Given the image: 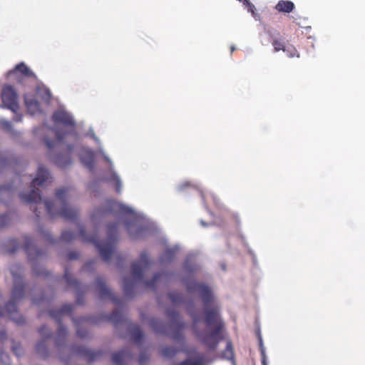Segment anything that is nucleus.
Here are the masks:
<instances>
[{"label":"nucleus","instance_id":"obj_1","mask_svg":"<svg viewBox=\"0 0 365 365\" xmlns=\"http://www.w3.org/2000/svg\"><path fill=\"white\" fill-rule=\"evenodd\" d=\"M52 177L49 170L42 165H38L36 176L34 178H31V175L17 174L11 183L0 185V202L8 205L15 196L16 190L20 189V185L21 183H29V190L28 192H19V197L23 202L36 205L33 211L37 217H39L41 214L38 211L37 206L43 204L51 218L60 216L66 220L74 222L78 218L79 210L77 207L68 203L70 187L57 188L53 201H42L39 190L36 186H42L50 183Z\"/></svg>","mask_w":365,"mask_h":365},{"label":"nucleus","instance_id":"obj_2","mask_svg":"<svg viewBox=\"0 0 365 365\" xmlns=\"http://www.w3.org/2000/svg\"><path fill=\"white\" fill-rule=\"evenodd\" d=\"M182 283L187 292L199 294L203 304L204 322L207 330H200L198 328L202 314L192 299L185 301L183 294L177 291L169 292L167 296L174 305L185 304L186 311L192 321L191 327L195 336L210 351H215L219 343L224 339L222 330L225 323L221 318L220 305L216 301L214 293L212 289L203 282L183 277Z\"/></svg>","mask_w":365,"mask_h":365},{"label":"nucleus","instance_id":"obj_3","mask_svg":"<svg viewBox=\"0 0 365 365\" xmlns=\"http://www.w3.org/2000/svg\"><path fill=\"white\" fill-rule=\"evenodd\" d=\"M54 127L46 123L34 128V136L42 140L48 149V155L53 163L59 168H65L72 163L71 155L75 145L67 143V138L78 142L81 137L76 130V122L71 113L59 108L52 115Z\"/></svg>","mask_w":365,"mask_h":365},{"label":"nucleus","instance_id":"obj_4","mask_svg":"<svg viewBox=\"0 0 365 365\" xmlns=\"http://www.w3.org/2000/svg\"><path fill=\"white\" fill-rule=\"evenodd\" d=\"M111 213L123 221L128 235L132 238H140L154 234L157 231L155 225L142 213L136 212L133 207L111 199H107L91 214L93 223H98L106 215Z\"/></svg>","mask_w":365,"mask_h":365},{"label":"nucleus","instance_id":"obj_5","mask_svg":"<svg viewBox=\"0 0 365 365\" xmlns=\"http://www.w3.org/2000/svg\"><path fill=\"white\" fill-rule=\"evenodd\" d=\"M153 263V261L149 258L148 253L143 251L140 255V259L131 264L130 271L133 279H131L128 277H124L123 279V291L125 297L129 299L134 297L135 289L138 283L142 284L145 288L156 290L158 284H168L173 279L175 274L168 271L156 272L151 279H144V271L148 269Z\"/></svg>","mask_w":365,"mask_h":365},{"label":"nucleus","instance_id":"obj_6","mask_svg":"<svg viewBox=\"0 0 365 365\" xmlns=\"http://www.w3.org/2000/svg\"><path fill=\"white\" fill-rule=\"evenodd\" d=\"M9 269L13 279L11 297L5 304L4 307H0V317L4 316L6 312L17 325H23L25 323V319L18 313L17 306L26 295L27 284L23 276L24 268L20 263H14L10 266Z\"/></svg>","mask_w":365,"mask_h":365},{"label":"nucleus","instance_id":"obj_7","mask_svg":"<svg viewBox=\"0 0 365 365\" xmlns=\"http://www.w3.org/2000/svg\"><path fill=\"white\" fill-rule=\"evenodd\" d=\"M165 314L170 319V333L167 324L157 317H152L149 320L150 327L155 333L170 336L174 341L183 344L185 336L182 331L187 327V323L182 319L179 312L173 308H166Z\"/></svg>","mask_w":365,"mask_h":365},{"label":"nucleus","instance_id":"obj_8","mask_svg":"<svg viewBox=\"0 0 365 365\" xmlns=\"http://www.w3.org/2000/svg\"><path fill=\"white\" fill-rule=\"evenodd\" d=\"M118 223L119 221L108 225L106 241H99L96 233L87 235L84 227L78 224L79 237L82 241L93 244L98 250L103 260L108 262L113 252L115 244L118 240Z\"/></svg>","mask_w":365,"mask_h":365},{"label":"nucleus","instance_id":"obj_9","mask_svg":"<svg viewBox=\"0 0 365 365\" xmlns=\"http://www.w3.org/2000/svg\"><path fill=\"white\" fill-rule=\"evenodd\" d=\"M73 305L72 304H64L60 309H51L49 311V315L58 324L56 335L54 337V345L58 350V358L62 361H67L68 359L65 358L63 353L64 349H68L70 351V346L67 345L66 338L68 336L67 327L61 322L62 317L64 314H70L73 310Z\"/></svg>","mask_w":365,"mask_h":365},{"label":"nucleus","instance_id":"obj_10","mask_svg":"<svg viewBox=\"0 0 365 365\" xmlns=\"http://www.w3.org/2000/svg\"><path fill=\"white\" fill-rule=\"evenodd\" d=\"M24 248L27 255L28 260L32 266L33 274L36 276H48V272L40 265L47 256L46 251L38 248L34 242V239L29 235H24Z\"/></svg>","mask_w":365,"mask_h":365},{"label":"nucleus","instance_id":"obj_11","mask_svg":"<svg viewBox=\"0 0 365 365\" xmlns=\"http://www.w3.org/2000/svg\"><path fill=\"white\" fill-rule=\"evenodd\" d=\"M86 137H91L93 138L98 145V152L101 154L103 158L109 164V168L103 177V180L106 182H112L115 186V191L118 193H120L123 188L122 180L118 174L114 170V165L111 159L105 153L100 139L96 135L92 128H89V131L85 134Z\"/></svg>","mask_w":365,"mask_h":365},{"label":"nucleus","instance_id":"obj_12","mask_svg":"<svg viewBox=\"0 0 365 365\" xmlns=\"http://www.w3.org/2000/svg\"><path fill=\"white\" fill-rule=\"evenodd\" d=\"M63 279L66 282L68 287H72L76 294V302L77 304H82L83 302V294L88 290V286L82 284L78 280H77L71 273H70L68 268L65 267Z\"/></svg>","mask_w":365,"mask_h":365},{"label":"nucleus","instance_id":"obj_13","mask_svg":"<svg viewBox=\"0 0 365 365\" xmlns=\"http://www.w3.org/2000/svg\"><path fill=\"white\" fill-rule=\"evenodd\" d=\"M17 94L11 86H4L1 93L2 104L1 108H6L14 113L19 110V103L17 101Z\"/></svg>","mask_w":365,"mask_h":365},{"label":"nucleus","instance_id":"obj_14","mask_svg":"<svg viewBox=\"0 0 365 365\" xmlns=\"http://www.w3.org/2000/svg\"><path fill=\"white\" fill-rule=\"evenodd\" d=\"M76 330V335L81 339H91L92 338L91 334L86 329L82 327V324L84 322L89 323L91 324H96L99 322V319L95 316H85L78 318H71Z\"/></svg>","mask_w":365,"mask_h":365},{"label":"nucleus","instance_id":"obj_15","mask_svg":"<svg viewBox=\"0 0 365 365\" xmlns=\"http://www.w3.org/2000/svg\"><path fill=\"white\" fill-rule=\"evenodd\" d=\"M95 284L101 299H109L115 305H121L122 299L112 292L111 289L106 285L103 277L101 276L97 277Z\"/></svg>","mask_w":365,"mask_h":365},{"label":"nucleus","instance_id":"obj_16","mask_svg":"<svg viewBox=\"0 0 365 365\" xmlns=\"http://www.w3.org/2000/svg\"><path fill=\"white\" fill-rule=\"evenodd\" d=\"M13 75L16 76L18 81L21 84L24 83V79L26 78L31 81L36 79L35 73L24 62L19 63L13 70L7 73L9 78Z\"/></svg>","mask_w":365,"mask_h":365},{"label":"nucleus","instance_id":"obj_17","mask_svg":"<svg viewBox=\"0 0 365 365\" xmlns=\"http://www.w3.org/2000/svg\"><path fill=\"white\" fill-rule=\"evenodd\" d=\"M133 359L134 354L130 346L112 354V361L117 365H128Z\"/></svg>","mask_w":365,"mask_h":365},{"label":"nucleus","instance_id":"obj_18","mask_svg":"<svg viewBox=\"0 0 365 365\" xmlns=\"http://www.w3.org/2000/svg\"><path fill=\"white\" fill-rule=\"evenodd\" d=\"M82 164L92 173H94V152L86 147H82L78 152Z\"/></svg>","mask_w":365,"mask_h":365},{"label":"nucleus","instance_id":"obj_19","mask_svg":"<svg viewBox=\"0 0 365 365\" xmlns=\"http://www.w3.org/2000/svg\"><path fill=\"white\" fill-rule=\"evenodd\" d=\"M200 269V264L197 259L196 253L192 252L187 255L183 264L185 272L192 274Z\"/></svg>","mask_w":365,"mask_h":365},{"label":"nucleus","instance_id":"obj_20","mask_svg":"<svg viewBox=\"0 0 365 365\" xmlns=\"http://www.w3.org/2000/svg\"><path fill=\"white\" fill-rule=\"evenodd\" d=\"M101 321H108L112 322L115 327H118L123 320V317L120 311L118 309L114 310L110 314H100L96 316Z\"/></svg>","mask_w":365,"mask_h":365},{"label":"nucleus","instance_id":"obj_21","mask_svg":"<svg viewBox=\"0 0 365 365\" xmlns=\"http://www.w3.org/2000/svg\"><path fill=\"white\" fill-rule=\"evenodd\" d=\"M180 249V247L178 245H175L174 247L170 248H167L159 257L160 263L162 264L171 263Z\"/></svg>","mask_w":365,"mask_h":365},{"label":"nucleus","instance_id":"obj_22","mask_svg":"<svg viewBox=\"0 0 365 365\" xmlns=\"http://www.w3.org/2000/svg\"><path fill=\"white\" fill-rule=\"evenodd\" d=\"M24 101L27 108L29 113L31 115H35L41 112L40 104L33 96L26 94L24 96Z\"/></svg>","mask_w":365,"mask_h":365},{"label":"nucleus","instance_id":"obj_23","mask_svg":"<svg viewBox=\"0 0 365 365\" xmlns=\"http://www.w3.org/2000/svg\"><path fill=\"white\" fill-rule=\"evenodd\" d=\"M212 362V359H210L204 355L198 354L195 359H187L178 365H210Z\"/></svg>","mask_w":365,"mask_h":365},{"label":"nucleus","instance_id":"obj_24","mask_svg":"<svg viewBox=\"0 0 365 365\" xmlns=\"http://www.w3.org/2000/svg\"><path fill=\"white\" fill-rule=\"evenodd\" d=\"M128 331L132 340H133L135 344H140L144 336L140 328L136 324H130L128 326Z\"/></svg>","mask_w":365,"mask_h":365},{"label":"nucleus","instance_id":"obj_25","mask_svg":"<svg viewBox=\"0 0 365 365\" xmlns=\"http://www.w3.org/2000/svg\"><path fill=\"white\" fill-rule=\"evenodd\" d=\"M273 46L276 51L282 50L283 51L287 53V55L289 57H293L294 56V53L296 50L292 46H286V43L284 41L276 40L273 42Z\"/></svg>","mask_w":365,"mask_h":365},{"label":"nucleus","instance_id":"obj_26","mask_svg":"<svg viewBox=\"0 0 365 365\" xmlns=\"http://www.w3.org/2000/svg\"><path fill=\"white\" fill-rule=\"evenodd\" d=\"M275 9L279 12L290 13L294 9V4L290 1L281 0L277 4Z\"/></svg>","mask_w":365,"mask_h":365},{"label":"nucleus","instance_id":"obj_27","mask_svg":"<svg viewBox=\"0 0 365 365\" xmlns=\"http://www.w3.org/2000/svg\"><path fill=\"white\" fill-rule=\"evenodd\" d=\"M36 351L43 358H46L49 355V349L48 348L46 341L44 339H40L36 345Z\"/></svg>","mask_w":365,"mask_h":365},{"label":"nucleus","instance_id":"obj_28","mask_svg":"<svg viewBox=\"0 0 365 365\" xmlns=\"http://www.w3.org/2000/svg\"><path fill=\"white\" fill-rule=\"evenodd\" d=\"M221 358L229 360L232 361V365L235 364V361L234 358V351L232 348V344L230 341H228L226 344V348L225 351L221 354Z\"/></svg>","mask_w":365,"mask_h":365},{"label":"nucleus","instance_id":"obj_29","mask_svg":"<svg viewBox=\"0 0 365 365\" xmlns=\"http://www.w3.org/2000/svg\"><path fill=\"white\" fill-rule=\"evenodd\" d=\"M4 247L6 252L14 253L18 250L19 244L16 238L11 237L5 240L4 242Z\"/></svg>","mask_w":365,"mask_h":365},{"label":"nucleus","instance_id":"obj_30","mask_svg":"<svg viewBox=\"0 0 365 365\" xmlns=\"http://www.w3.org/2000/svg\"><path fill=\"white\" fill-rule=\"evenodd\" d=\"M200 192L202 200L205 207H207V202H206L207 199L210 196V198L212 199V200L213 201L215 205L218 209H221L222 208V205H220L219 199L213 193L210 192V193H209V195H207V194L205 193L202 190H200Z\"/></svg>","mask_w":365,"mask_h":365},{"label":"nucleus","instance_id":"obj_31","mask_svg":"<svg viewBox=\"0 0 365 365\" xmlns=\"http://www.w3.org/2000/svg\"><path fill=\"white\" fill-rule=\"evenodd\" d=\"M178 352V350L173 346H165L163 347L161 354L166 358L173 357Z\"/></svg>","mask_w":365,"mask_h":365},{"label":"nucleus","instance_id":"obj_32","mask_svg":"<svg viewBox=\"0 0 365 365\" xmlns=\"http://www.w3.org/2000/svg\"><path fill=\"white\" fill-rule=\"evenodd\" d=\"M13 353L17 356L21 357L24 354V349L21 344L14 340L11 341V345Z\"/></svg>","mask_w":365,"mask_h":365},{"label":"nucleus","instance_id":"obj_33","mask_svg":"<svg viewBox=\"0 0 365 365\" xmlns=\"http://www.w3.org/2000/svg\"><path fill=\"white\" fill-rule=\"evenodd\" d=\"M38 232L50 244L54 245L56 242L57 240L52 237L51 234L48 230L43 229L42 227H38Z\"/></svg>","mask_w":365,"mask_h":365},{"label":"nucleus","instance_id":"obj_34","mask_svg":"<svg viewBox=\"0 0 365 365\" xmlns=\"http://www.w3.org/2000/svg\"><path fill=\"white\" fill-rule=\"evenodd\" d=\"M76 238V235L74 232L70 230H63L61 233V240L70 243Z\"/></svg>","mask_w":365,"mask_h":365},{"label":"nucleus","instance_id":"obj_35","mask_svg":"<svg viewBox=\"0 0 365 365\" xmlns=\"http://www.w3.org/2000/svg\"><path fill=\"white\" fill-rule=\"evenodd\" d=\"M38 332L42 339H44L46 341V339H51L53 336L52 331L46 325L41 326L38 329Z\"/></svg>","mask_w":365,"mask_h":365},{"label":"nucleus","instance_id":"obj_36","mask_svg":"<svg viewBox=\"0 0 365 365\" xmlns=\"http://www.w3.org/2000/svg\"><path fill=\"white\" fill-rule=\"evenodd\" d=\"M38 93L44 101L48 102L50 101L51 98V93L48 88H39L38 89Z\"/></svg>","mask_w":365,"mask_h":365},{"label":"nucleus","instance_id":"obj_37","mask_svg":"<svg viewBox=\"0 0 365 365\" xmlns=\"http://www.w3.org/2000/svg\"><path fill=\"white\" fill-rule=\"evenodd\" d=\"M11 223V217L8 213L0 215V229L9 226Z\"/></svg>","mask_w":365,"mask_h":365},{"label":"nucleus","instance_id":"obj_38","mask_svg":"<svg viewBox=\"0 0 365 365\" xmlns=\"http://www.w3.org/2000/svg\"><path fill=\"white\" fill-rule=\"evenodd\" d=\"M98 182L99 180L98 179H95L88 185V188L92 192L96 193L95 196H96L97 193L99 192Z\"/></svg>","mask_w":365,"mask_h":365},{"label":"nucleus","instance_id":"obj_39","mask_svg":"<svg viewBox=\"0 0 365 365\" xmlns=\"http://www.w3.org/2000/svg\"><path fill=\"white\" fill-rule=\"evenodd\" d=\"M0 126L2 129L9 131L12 132V125L11 123L9 120H6L5 119H3L0 121Z\"/></svg>","mask_w":365,"mask_h":365},{"label":"nucleus","instance_id":"obj_40","mask_svg":"<svg viewBox=\"0 0 365 365\" xmlns=\"http://www.w3.org/2000/svg\"><path fill=\"white\" fill-rule=\"evenodd\" d=\"M96 259H91L89 260L83 267V270H86L87 272H92L94 270Z\"/></svg>","mask_w":365,"mask_h":365},{"label":"nucleus","instance_id":"obj_41","mask_svg":"<svg viewBox=\"0 0 365 365\" xmlns=\"http://www.w3.org/2000/svg\"><path fill=\"white\" fill-rule=\"evenodd\" d=\"M238 1L242 2L247 8L248 12L252 13L253 16H255V11H254L255 6L252 3H250L247 0H238Z\"/></svg>","mask_w":365,"mask_h":365},{"label":"nucleus","instance_id":"obj_42","mask_svg":"<svg viewBox=\"0 0 365 365\" xmlns=\"http://www.w3.org/2000/svg\"><path fill=\"white\" fill-rule=\"evenodd\" d=\"M10 165V160L4 156H0V168H6Z\"/></svg>","mask_w":365,"mask_h":365},{"label":"nucleus","instance_id":"obj_43","mask_svg":"<svg viewBox=\"0 0 365 365\" xmlns=\"http://www.w3.org/2000/svg\"><path fill=\"white\" fill-rule=\"evenodd\" d=\"M79 252L76 251H70L67 255L68 259L69 260L77 259L79 257Z\"/></svg>","mask_w":365,"mask_h":365},{"label":"nucleus","instance_id":"obj_44","mask_svg":"<svg viewBox=\"0 0 365 365\" xmlns=\"http://www.w3.org/2000/svg\"><path fill=\"white\" fill-rule=\"evenodd\" d=\"M31 301L33 304H39L44 300V296L42 295L40 298H36L33 292H31Z\"/></svg>","mask_w":365,"mask_h":365},{"label":"nucleus","instance_id":"obj_45","mask_svg":"<svg viewBox=\"0 0 365 365\" xmlns=\"http://www.w3.org/2000/svg\"><path fill=\"white\" fill-rule=\"evenodd\" d=\"M148 360V356L145 352H141L139 356L138 362L140 364H143Z\"/></svg>","mask_w":365,"mask_h":365},{"label":"nucleus","instance_id":"obj_46","mask_svg":"<svg viewBox=\"0 0 365 365\" xmlns=\"http://www.w3.org/2000/svg\"><path fill=\"white\" fill-rule=\"evenodd\" d=\"M257 337H258V340H259V346L260 351L265 350L264 345H263V341H262V338L259 329L257 331Z\"/></svg>","mask_w":365,"mask_h":365},{"label":"nucleus","instance_id":"obj_47","mask_svg":"<svg viewBox=\"0 0 365 365\" xmlns=\"http://www.w3.org/2000/svg\"><path fill=\"white\" fill-rule=\"evenodd\" d=\"M260 352L262 356V364L264 365V363L267 364L265 350H262Z\"/></svg>","mask_w":365,"mask_h":365},{"label":"nucleus","instance_id":"obj_48","mask_svg":"<svg viewBox=\"0 0 365 365\" xmlns=\"http://www.w3.org/2000/svg\"><path fill=\"white\" fill-rule=\"evenodd\" d=\"M190 183H189V182H184V183H183V184H182V185H179L178 186V190L179 191H182V190H183L185 189V187H187V186H190Z\"/></svg>","mask_w":365,"mask_h":365},{"label":"nucleus","instance_id":"obj_49","mask_svg":"<svg viewBox=\"0 0 365 365\" xmlns=\"http://www.w3.org/2000/svg\"><path fill=\"white\" fill-rule=\"evenodd\" d=\"M13 120L15 122H20L22 120V115L19 114H16L14 116Z\"/></svg>","mask_w":365,"mask_h":365},{"label":"nucleus","instance_id":"obj_50","mask_svg":"<svg viewBox=\"0 0 365 365\" xmlns=\"http://www.w3.org/2000/svg\"><path fill=\"white\" fill-rule=\"evenodd\" d=\"M200 223H201V225H202L203 227H206V226H207L206 222H205L204 220H200Z\"/></svg>","mask_w":365,"mask_h":365},{"label":"nucleus","instance_id":"obj_51","mask_svg":"<svg viewBox=\"0 0 365 365\" xmlns=\"http://www.w3.org/2000/svg\"><path fill=\"white\" fill-rule=\"evenodd\" d=\"M6 335L5 332L4 331H0V336L4 337Z\"/></svg>","mask_w":365,"mask_h":365},{"label":"nucleus","instance_id":"obj_52","mask_svg":"<svg viewBox=\"0 0 365 365\" xmlns=\"http://www.w3.org/2000/svg\"><path fill=\"white\" fill-rule=\"evenodd\" d=\"M236 49V47L235 46H232L230 47L231 52H233Z\"/></svg>","mask_w":365,"mask_h":365},{"label":"nucleus","instance_id":"obj_53","mask_svg":"<svg viewBox=\"0 0 365 365\" xmlns=\"http://www.w3.org/2000/svg\"><path fill=\"white\" fill-rule=\"evenodd\" d=\"M60 279H61V277L59 276L55 277V280L56 281H58Z\"/></svg>","mask_w":365,"mask_h":365},{"label":"nucleus","instance_id":"obj_54","mask_svg":"<svg viewBox=\"0 0 365 365\" xmlns=\"http://www.w3.org/2000/svg\"><path fill=\"white\" fill-rule=\"evenodd\" d=\"M214 223L218 225V222L217 221H215Z\"/></svg>","mask_w":365,"mask_h":365}]
</instances>
